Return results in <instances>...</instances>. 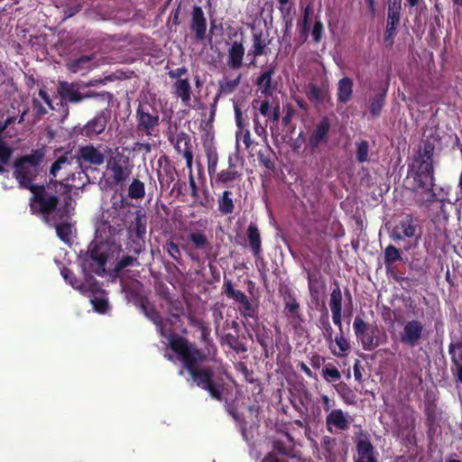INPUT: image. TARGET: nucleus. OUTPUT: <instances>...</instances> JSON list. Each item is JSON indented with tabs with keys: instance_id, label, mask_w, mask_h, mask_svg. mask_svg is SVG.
<instances>
[{
	"instance_id": "nucleus-1",
	"label": "nucleus",
	"mask_w": 462,
	"mask_h": 462,
	"mask_svg": "<svg viewBox=\"0 0 462 462\" xmlns=\"http://www.w3.org/2000/svg\"><path fill=\"white\" fill-rule=\"evenodd\" d=\"M44 158V152L38 149L32 151L30 154L17 158L14 162L13 176L17 180L19 188L28 189L32 192L29 199L30 210L36 209L46 211L54 206L56 202V192H52L53 188L58 186L64 188L63 193H71L74 186L69 183L70 179L74 180L75 174L64 178L62 180L51 179L46 185H37L33 180L42 171L41 164Z\"/></svg>"
},
{
	"instance_id": "nucleus-2",
	"label": "nucleus",
	"mask_w": 462,
	"mask_h": 462,
	"mask_svg": "<svg viewBox=\"0 0 462 462\" xmlns=\"http://www.w3.org/2000/svg\"><path fill=\"white\" fill-rule=\"evenodd\" d=\"M171 350L180 356L183 366L198 387L207 391L211 398L217 401L223 400L224 385L221 382L214 380L213 369L199 366L208 358L205 349L199 348L185 337H178L171 342Z\"/></svg>"
},
{
	"instance_id": "nucleus-3",
	"label": "nucleus",
	"mask_w": 462,
	"mask_h": 462,
	"mask_svg": "<svg viewBox=\"0 0 462 462\" xmlns=\"http://www.w3.org/2000/svg\"><path fill=\"white\" fill-rule=\"evenodd\" d=\"M66 196L60 202L59 195H56V202L54 206L46 211L36 209L30 210L32 215L41 216L42 220L52 226L56 230L57 236L65 244H70L72 239L73 225L71 223V216L74 212L72 206L73 199L70 193H65Z\"/></svg>"
},
{
	"instance_id": "nucleus-4",
	"label": "nucleus",
	"mask_w": 462,
	"mask_h": 462,
	"mask_svg": "<svg viewBox=\"0 0 462 462\" xmlns=\"http://www.w3.org/2000/svg\"><path fill=\"white\" fill-rule=\"evenodd\" d=\"M136 132L146 136H155L160 125L158 110L148 103L139 104L136 113Z\"/></svg>"
},
{
	"instance_id": "nucleus-5",
	"label": "nucleus",
	"mask_w": 462,
	"mask_h": 462,
	"mask_svg": "<svg viewBox=\"0 0 462 462\" xmlns=\"http://www.w3.org/2000/svg\"><path fill=\"white\" fill-rule=\"evenodd\" d=\"M133 167L129 158L122 154L111 156L106 162L108 180L116 186H123L132 174Z\"/></svg>"
},
{
	"instance_id": "nucleus-6",
	"label": "nucleus",
	"mask_w": 462,
	"mask_h": 462,
	"mask_svg": "<svg viewBox=\"0 0 462 462\" xmlns=\"http://www.w3.org/2000/svg\"><path fill=\"white\" fill-rule=\"evenodd\" d=\"M434 152L435 144L430 140H423L413 156V162L408 165V171L434 175Z\"/></svg>"
},
{
	"instance_id": "nucleus-7",
	"label": "nucleus",
	"mask_w": 462,
	"mask_h": 462,
	"mask_svg": "<svg viewBox=\"0 0 462 462\" xmlns=\"http://www.w3.org/2000/svg\"><path fill=\"white\" fill-rule=\"evenodd\" d=\"M223 290L228 299H232L239 304L238 310L243 318H257L258 305L253 304L243 291L236 290L231 280L224 279Z\"/></svg>"
},
{
	"instance_id": "nucleus-8",
	"label": "nucleus",
	"mask_w": 462,
	"mask_h": 462,
	"mask_svg": "<svg viewBox=\"0 0 462 462\" xmlns=\"http://www.w3.org/2000/svg\"><path fill=\"white\" fill-rule=\"evenodd\" d=\"M353 328L356 338L361 342L362 347L365 351H371L384 342L376 336V333H380L378 328H373L369 333V324L360 316L355 318Z\"/></svg>"
},
{
	"instance_id": "nucleus-9",
	"label": "nucleus",
	"mask_w": 462,
	"mask_h": 462,
	"mask_svg": "<svg viewBox=\"0 0 462 462\" xmlns=\"http://www.w3.org/2000/svg\"><path fill=\"white\" fill-rule=\"evenodd\" d=\"M73 157L82 171L88 170L92 166H101L106 159L105 153L92 143L80 146Z\"/></svg>"
},
{
	"instance_id": "nucleus-10",
	"label": "nucleus",
	"mask_w": 462,
	"mask_h": 462,
	"mask_svg": "<svg viewBox=\"0 0 462 462\" xmlns=\"http://www.w3.org/2000/svg\"><path fill=\"white\" fill-rule=\"evenodd\" d=\"M331 125V120L328 116H323L312 129H309L307 147L312 153L316 152L321 145L328 143Z\"/></svg>"
},
{
	"instance_id": "nucleus-11",
	"label": "nucleus",
	"mask_w": 462,
	"mask_h": 462,
	"mask_svg": "<svg viewBox=\"0 0 462 462\" xmlns=\"http://www.w3.org/2000/svg\"><path fill=\"white\" fill-rule=\"evenodd\" d=\"M106 262L107 254L104 251L103 245L91 242L82 260L83 268L99 273L100 270L104 271Z\"/></svg>"
},
{
	"instance_id": "nucleus-12",
	"label": "nucleus",
	"mask_w": 462,
	"mask_h": 462,
	"mask_svg": "<svg viewBox=\"0 0 462 462\" xmlns=\"http://www.w3.org/2000/svg\"><path fill=\"white\" fill-rule=\"evenodd\" d=\"M110 117V110L105 108L97 113L93 118L88 120L82 127H79L78 130L75 129V133L89 139H93L105 131Z\"/></svg>"
},
{
	"instance_id": "nucleus-13",
	"label": "nucleus",
	"mask_w": 462,
	"mask_h": 462,
	"mask_svg": "<svg viewBox=\"0 0 462 462\" xmlns=\"http://www.w3.org/2000/svg\"><path fill=\"white\" fill-rule=\"evenodd\" d=\"M407 181L411 183L410 189L414 193L421 192L424 196L430 197L435 199V176L421 172H414L408 171Z\"/></svg>"
},
{
	"instance_id": "nucleus-14",
	"label": "nucleus",
	"mask_w": 462,
	"mask_h": 462,
	"mask_svg": "<svg viewBox=\"0 0 462 462\" xmlns=\"http://www.w3.org/2000/svg\"><path fill=\"white\" fill-rule=\"evenodd\" d=\"M141 307L145 316L157 327L161 336L168 339L170 347L171 348V342L175 338L181 337L172 331V327L174 325L173 321L171 319L163 320L153 306H147L144 303H142Z\"/></svg>"
},
{
	"instance_id": "nucleus-15",
	"label": "nucleus",
	"mask_w": 462,
	"mask_h": 462,
	"mask_svg": "<svg viewBox=\"0 0 462 462\" xmlns=\"http://www.w3.org/2000/svg\"><path fill=\"white\" fill-rule=\"evenodd\" d=\"M424 325L418 319L407 321L400 333V341L405 346L414 347L422 338Z\"/></svg>"
},
{
	"instance_id": "nucleus-16",
	"label": "nucleus",
	"mask_w": 462,
	"mask_h": 462,
	"mask_svg": "<svg viewBox=\"0 0 462 462\" xmlns=\"http://www.w3.org/2000/svg\"><path fill=\"white\" fill-rule=\"evenodd\" d=\"M417 203L420 206H425L428 208L432 214V221L434 223H446L448 220V211L445 199H437L435 194V199H431L430 197L419 198Z\"/></svg>"
},
{
	"instance_id": "nucleus-17",
	"label": "nucleus",
	"mask_w": 462,
	"mask_h": 462,
	"mask_svg": "<svg viewBox=\"0 0 462 462\" xmlns=\"http://www.w3.org/2000/svg\"><path fill=\"white\" fill-rule=\"evenodd\" d=\"M418 228L417 221L411 215H406L393 229L391 237L394 241L404 240L405 238H411L416 236Z\"/></svg>"
},
{
	"instance_id": "nucleus-18",
	"label": "nucleus",
	"mask_w": 462,
	"mask_h": 462,
	"mask_svg": "<svg viewBox=\"0 0 462 462\" xmlns=\"http://www.w3.org/2000/svg\"><path fill=\"white\" fill-rule=\"evenodd\" d=\"M284 311L293 327L303 322L300 313V303L298 302L294 293L287 289L283 293Z\"/></svg>"
},
{
	"instance_id": "nucleus-19",
	"label": "nucleus",
	"mask_w": 462,
	"mask_h": 462,
	"mask_svg": "<svg viewBox=\"0 0 462 462\" xmlns=\"http://www.w3.org/2000/svg\"><path fill=\"white\" fill-rule=\"evenodd\" d=\"M361 438L356 441V451L358 457L354 462H378L376 451L369 439L366 431H361Z\"/></svg>"
},
{
	"instance_id": "nucleus-20",
	"label": "nucleus",
	"mask_w": 462,
	"mask_h": 462,
	"mask_svg": "<svg viewBox=\"0 0 462 462\" xmlns=\"http://www.w3.org/2000/svg\"><path fill=\"white\" fill-rule=\"evenodd\" d=\"M157 163L160 168L157 170V176L161 188L168 189L175 180L176 169L165 155L161 156Z\"/></svg>"
},
{
	"instance_id": "nucleus-21",
	"label": "nucleus",
	"mask_w": 462,
	"mask_h": 462,
	"mask_svg": "<svg viewBox=\"0 0 462 462\" xmlns=\"http://www.w3.org/2000/svg\"><path fill=\"white\" fill-rule=\"evenodd\" d=\"M242 178V173L237 171L236 165L233 162V158L230 155L228 157V167L226 170H222L219 172H217L213 176V180L217 185L222 187H232V183L236 180H240Z\"/></svg>"
},
{
	"instance_id": "nucleus-22",
	"label": "nucleus",
	"mask_w": 462,
	"mask_h": 462,
	"mask_svg": "<svg viewBox=\"0 0 462 462\" xmlns=\"http://www.w3.org/2000/svg\"><path fill=\"white\" fill-rule=\"evenodd\" d=\"M58 93L61 102L64 103L78 104L83 101V93L79 91L78 83L60 81L58 86Z\"/></svg>"
},
{
	"instance_id": "nucleus-23",
	"label": "nucleus",
	"mask_w": 462,
	"mask_h": 462,
	"mask_svg": "<svg viewBox=\"0 0 462 462\" xmlns=\"http://www.w3.org/2000/svg\"><path fill=\"white\" fill-rule=\"evenodd\" d=\"M190 30L195 32L197 41H202L206 37L207 21L203 10L199 5H194L191 13Z\"/></svg>"
},
{
	"instance_id": "nucleus-24",
	"label": "nucleus",
	"mask_w": 462,
	"mask_h": 462,
	"mask_svg": "<svg viewBox=\"0 0 462 462\" xmlns=\"http://www.w3.org/2000/svg\"><path fill=\"white\" fill-rule=\"evenodd\" d=\"M246 239L248 246L255 260L258 261L259 259H262V239L260 230L256 224L253 222L249 224L246 231Z\"/></svg>"
},
{
	"instance_id": "nucleus-25",
	"label": "nucleus",
	"mask_w": 462,
	"mask_h": 462,
	"mask_svg": "<svg viewBox=\"0 0 462 462\" xmlns=\"http://www.w3.org/2000/svg\"><path fill=\"white\" fill-rule=\"evenodd\" d=\"M329 307L332 312L333 323L338 327V329L342 328V292L339 286H337L332 290L329 299Z\"/></svg>"
},
{
	"instance_id": "nucleus-26",
	"label": "nucleus",
	"mask_w": 462,
	"mask_h": 462,
	"mask_svg": "<svg viewBox=\"0 0 462 462\" xmlns=\"http://www.w3.org/2000/svg\"><path fill=\"white\" fill-rule=\"evenodd\" d=\"M174 148L178 153L182 152L183 157L186 160L187 168L191 169L193 153L191 151L190 136L185 132L177 134Z\"/></svg>"
},
{
	"instance_id": "nucleus-27",
	"label": "nucleus",
	"mask_w": 462,
	"mask_h": 462,
	"mask_svg": "<svg viewBox=\"0 0 462 462\" xmlns=\"http://www.w3.org/2000/svg\"><path fill=\"white\" fill-rule=\"evenodd\" d=\"M67 69L72 73L80 72L82 75L92 70L97 67L95 56L82 55L79 58L69 60L67 64Z\"/></svg>"
},
{
	"instance_id": "nucleus-28",
	"label": "nucleus",
	"mask_w": 462,
	"mask_h": 462,
	"mask_svg": "<svg viewBox=\"0 0 462 462\" xmlns=\"http://www.w3.org/2000/svg\"><path fill=\"white\" fill-rule=\"evenodd\" d=\"M448 354L451 356L452 370L457 381L462 383V337L448 345Z\"/></svg>"
},
{
	"instance_id": "nucleus-29",
	"label": "nucleus",
	"mask_w": 462,
	"mask_h": 462,
	"mask_svg": "<svg viewBox=\"0 0 462 462\" xmlns=\"http://www.w3.org/2000/svg\"><path fill=\"white\" fill-rule=\"evenodd\" d=\"M245 47L242 42L235 41L227 51V65L233 69H240L243 65Z\"/></svg>"
},
{
	"instance_id": "nucleus-30",
	"label": "nucleus",
	"mask_w": 462,
	"mask_h": 462,
	"mask_svg": "<svg viewBox=\"0 0 462 462\" xmlns=\"http://www.w3.org/2000/svg\"><path fill=\"white\" fill-rule=\"evenodd\" d=\"M326 425L331 432L332 427L339 430H346L349 428V421L340 409L332 410L326 417Z\"/></svg>"
},
{
	"instance_id": "nucleus-31",
	"label": "nucleus",
	"mask_w": 462,
	"mask_h": 462,
	"mask_svg": "<svg viewBox=\"0 0 462 462\" xmlns=\"http://www.w3.org/2000/svg\"><path fill=\"white\" fill-rule=\"evenodd\" d=\"M275 73V67L271 65L263 71L256 79V86L259 88L262 94L265 96H272L275 90V86L272 84L273 76Z\"/></svg>"
},
{
	"instance_id": "nucleus-32",
	"label": "nucleus",
	"mask_w": 462,
	"mask_h": 462,
	"mask_svg": "<svg viewBox=\"0 0 462 462\" xmlns=\"http://www.w3.org/2000/svg\"><path fill=\"white\" fill-rule=\"evenodd\" d=\"M386 29L396 31L401 22L402 0H389Z\"/></svg>"
},
{
	"instance_id": "nucleus-33",
	"label": "nucleus",
	"mask_w": 462,
	"mask_h": 462,
	"mask_svg": "<svg viewBox=\"0 0 462 462\" xmlns=\"http://www.w3.org/2000/svg\"><path fill=\"white\" fill-rule=\"evenodd\" d=\"M254 332L257 342L264 351L265 356L268 357L269 352L271 351V353H273V338L272 330L265 326H262L258 327Z\"/></svg>"
},
{
	"instance_id": "nucleus-34",
	"label": "nucleus",
	"mask_w": 462,
	"mask_h": 462,
	"mask_svg": "<svg viewBox=\"0 0 462 462\" xmlns=\"http://www.w3.org/2000/svg\"><path fill=\"white\" fill-rule=\"evenodd\" d=\"M97 284H93L91 289L92 296L90 297V302L96 312L105 314L109 309L108 300L105 295V291L96 288Z\"/></svg>"
},
{
	"instance_id": "nucleus-35",
	"label": "nucleus",
	"mask_w": 462,
	"mask_h": 462,
	"mask_svg": "<svg viewBox=\"0 0 462 462\" xmlns=\"http://www.w3.org/2000/svg\"><path fill=\"white\" fill-rule=\"evenodd\" d=\"M354 81L351 78L345 77L337 83V100L340 104H346L353 97Z\"/></svg>"
},
{
	"instance_id": "nucleus-36",
	"label": "nucleus",
	"mask_w": 462,
	"mask_h": 462,
	"mask_svg": "<svg viewBox=\"0 0 462 462\" xmlns=\"http://www.w3.org/2000/svg\"><path fill=\"white\" fill-rule=\"evenodd\" d=\"M267 44L268 43L265 40L263 39L262 32L253 33V45L247 52V57H253L251 63L254 62V60L256 57L267 55L270 52V50L267 48Z\"/></svg>"
},
{
	"instance_id": "nucleus-37",
	"label": "nucleus",
	"mask_w": 462,
	"mask_h": 462,
	"mask_svg": "<svg viewBox=\"0 0 462 462\" xmlns=\"http://www.w3.org/2000/svg\"><path fill=\"white\" fill-rule=\"evenodd\" d=\"M147 220L145 214L141 210H137L133 223V226L130 227V236H137L145 238L146 235Z\"/></svg>"
},
{
	"instance_id": "nucleus-38",
	"label": "nucleus",
	"mask_w": 462,
	"mask_h": 462,
	"mask_svg": "<svg viewBox=\"0 0 462 462\" xmlns=\"http://www.w3.org/2000/svg\"><path fill=\"white\" fill-rule=\"evenodd\" d=\"M173 94L181 99L184 104L190 101L191 87L189 79H178L173 84Z\"/></svg>"
},
{
	"instance_id": "nucleus-39",
	"label": "nucleus",
	"mask_w": 462,
	"mask_h": 462,
	"mask_svg": "<svg viewBox=\"0 0 462 462\" xmlns=\"http://www.w3.org/2000/svg\"><path fill=\"white\" fill-rule=\"evenodd\" d=\"M192 244L194 249L208 252L210 249V243L203 231L190 232L187 237Z\"/></svg>"
},
{
	"instance_id": "nucleus-40",
	"label": "nucleus",
	"mask_w": 462,
	"mask_h": 462,
	"mask_svg": "<svg viewBox=\"0 0 462 462\" xmlns=\"http://www.w3.org/2000/svg\"><path fill=\"white\" fill-rule=\"evenodd\" d=\"M232 195L233 193L231 190L226 189L217 199L218 211L224 216L230 215L235 210Z\"/></svg>"
},
{
	"instance_id": "nucleus-41",
	"label": "nucleus",
	"mask_w": 462,
	"mask_h": 462,
	"mask_svg": "<svg viewBox=\"0 0 462 462\" xmlns=\"http://www.w3.org/2000/svg\"><path fill=\"white\" fill-rule=\"evenodd\" d=\"M74 162V157L71 153L66 152L60 156H59L56 161L51 164L50 169V174L56 178L58 176V172L66 169L68 166H70Z\"/></svg>"
},
{
	"instance_id": "nucleus-42",
	"label": "nucleus",
	"mask_w": 462,
	"mask_h": 462,
	"mask_svg": "<svg viewBox=\"0 0 462 462\" xmlns=\"http://www.w3.org/2000/svg\"><path fill=\"white\" fill-rule=\"evenodd\" d=\"M241 78L242 75L238 74V76L232 80H220L215 102H217L222 95L226 96L233 93L240 84Z\"/></svg>"
},
{
	"instance_id": "nucleus-43",
	"label": "nucleus",
	"mask_w": 462,
	"mask_h": 462,
	"mask_svg": "<svg viewBox=\"0 0 462 462\" xmlns=\"http://www.w3.org/2000/svg\"><path fill=\"white\" fill-rule=\"evenodd\" d=\"M317 326L321 329L325 340L331 345L333 342V328L329 321L328 311H325L319 316Z\"/></svg>"
},
{
	"instance_id": "nucleus-44",
	"label": "nucleus",
	"mask_w": 462,
	"mask_h": 462,
	"mask_svg": "<svg viewBox=\"0 0 462 462\" xmlns=\"http://www.w3.org/2000/svg\"><path fill=\"white\" fill-rule=\"evenodd\" d=\"M385 96H386V90H383L382 92L376 93L370 99L369 112L374 117L380 116V114L385 105Z\"/></svg>"
},
{
	"instance_id": "nucleus-45",
	"label": "nucleus",
	"mask_w": 462,
	"mask_h": 462,
	"mask_svg": "<svg viewBox=\"0 0 462 462\" xmlns=\"http://www.w3.org/2000/svg\"><path fill=\"white\" fill-rule=\"evenodd\" d=\"M424 413L426 416V425L430 429H432L435 427L439 420V411L434 401L425 402Z\"/></svg>"
},
{
	"instance_id": "nucleus-46",
	"label": "nucleus",
	"mask_w": 462,
	"mask_h": 462,
	"mask_svg": "<svg viewBox=\"0 0 462 462\" xmlns=\"http://www.w3.org/2000/svg\"><path fill=\"white\" fill-rule=\"evenodd\" d=\"M334 387L345 403L349 405L356 404V395L346 383L340 382Z\"/></svg>"
},
{
	"instance_id": "nucleus-47",
	"label": "nucleus",
	"mask_w": 462,
	"mask_h": 462,
	"mask_svg": "<svg viewBox=\"0 0 462 462\" xmlns=\"http://www.w3.org/2000/svg\"><path fill=\"white\" fill-rule=\"evenodd\" d=\"M257 155L260 164L266 169L273 170L275 168L274 160L276 156L273 150L269 145H267L264 150H260Z\"/></svg>"
},
{
	"instance_id": "nucleus-48",
	"label": "nucleus",
	"mask_w": 462,
	"mask_h": 462,
	"mask_svg": "<svg viewBox=\"0 0 462 462\" xmlns=\"http://www.w3.org/2000/svg\"><path fill=\"white\" fill-rule=\"evenodd\" d=\"M334 341L339 350L336 351V350L332 349V347L330 346V349H331L333 355L337 357L346 356L347 355V352L350 349V344H349L347 338L343 334V328H341V330H339V334H337L336 336Z\"/></svg>"
},
{
	"instance_id": "nucleus-49",
	"label": "nucleus",
	"mask_w": 462,
	"mask_h": 462,
	"mask_svg": "<svg viewBox=\"0 0 462 462\" xmlns=\"http://www.w3.org/2000/svg\"><path fill=\"white\" fill-rule=\"evenodd\" d=\"M400 260H402L400 250L393 245H387L384 249V264L388 273L391 272V265Z\"/></svg>"
},
{
	"instance_id": "nucleus-50",
	"label": "nucleus",
	"mask_w": 462,
	"mask_h": 462,
	"mask_svg": "<svg viewBox=\"0 0 462 462\" xmlns=\"http://www.w3.org/2000/svg\"><path fill=\"white\" fill-rule=\"evenodd\" d=\"M223 343L226 344L231 349L236 351L237 354L245 353L247 351L245 345L239 340L238 336L232 333H227L223 337Z\"/></svg>"
},
{
	"instance_id": "nucleus-51",
	"label": "nucleus",
	"mask_w": 462,
	"mask_h": 462,
	"mask_svg": "<svg viewBox=\"0 0 462 462\" xmlns=\"http://www.w3.org/2000/svg\"><path fill=\"white\" fill-rule=\"evenodd\" d=\"M145 195L144 183L138 179H134L128 188V196L131 199H143Z\"/></svg>"
},
{
	"instance_id": "nucleus-52",
	"label": "nucleus",
	"mask_w": 462,
	"mask_h": 462,
	"mask_svg": "<svg viewBox=\"0 0 462 462\" xmlns=\"http://www.w3.org/2000/svg\"><path fill=\"white\" fill-rule=\"evenodd\" d=\"M63 279L74 289L84 291V284L76 277L75 273L69 268L63 267L60 271Z\"/></svg>"
},
{
	"instance_id": "nucleus-53",
	"label": "nucleus",
	"mask_w": 462,
	"mask_h": 462,
	"mask_svg": "<svg viewBox=\"0 0 462 462\" xmlns=\"http://www.w3.org/2000/svg\"><path fill=\"white\" fill-rule=\"evenodd\" d=\"M273 448L277 453L288 457H294V449L291 445H286L283 441L275 439L273 441Z\"/></svg>"
},
{
	"instance_id": "nucleus-54",
	"label": "nucleus",
	"mask_w": 462,
	"mask_h": 462,
	"mask_svg": "<svg viewBox=\"0 0 462 462\" xmlns=\"http://www.w3.org/2000/svg\"><path fill=\"white\" fill-rule=\"evenodd\" d=\"M306 95L310 101L318 104L322 103L324 100L322 89L314 83L309 84Z\"/></svg>"
},
{
	"instance_id": "nucleus-55",
	"label": "nucleus",
	"mask_w": 462,
	"mask_h": 462,
	"mask_svg": "<svg viewBox=\"0 0 462 462\" xmlns=\"http://www.w3.org/2000/svg\"><path fill=\"white\" fill-rule=\"evenodd\" d=\"M369 143L366 140L356 143V161L363 163L368 160Z\"/></svg>"
},
{
	"instance_id": "nucleus-56",
	"label": "nucleus",
	"mask_w": 462,
	"mask_h": 462,
	"mask_svg": "<svg viewBox=\"0 0 462 462\" xmlns=\"http://www.w3.org/2000/svg\"><path fill=\"white\" fill-rule=\"evenodd\" d=\"M144 244L145 238L132 236L131 240L127 244V249L130 253L138 255L143 251Z\"/></svg>"
},
{
	"instance_id": "nucleus-57",
	"label": "nucleus",
	"mask_w": 462,
	"mask_h": 462,
	"mask_svg": "<svg viewBox=\"0 0 462 462\" xmlns=\"http://www.w3.org/2000/svg\"><path fill=\"white\" fill-rule=\"evenodd\" d=\"M208 159V172L211 179L213 180V176L217 173V166L218 162V155L216 151H208L207 152Z\"/></svg>"
},
{
	"instance_id": "nucleus-58",
	"label": "nucleus",
	"mask_w": 462,
	"mask_h": 462,
	"mask_svg": "<svg viewBox=\"0 0 462 462\" xmlns=\"http://www.w3.org/2000/svg\"><path fill=\"white\" fill-rule=\"evenodd\" d=\"M164 249L175 262L180 263V250L178 244H176L172 239H170L166 242Z\"/></svg>"
},
{
	"instance_id": "nucleus-59",
	"label": "nucleus",
	"mask_w": 462,
	"mask_h": 462,
	"mask_svg": "<svg viewBox=\"0 0 462 462\" xmlns=\"http://www.w3.org/2000/svg\"><path fill=\"white\" fill-rule=\"evenodd\" d=\"M253 122H254V130L255 134L258 136L266 139L267 138L266 127H267V124H268V119H266L265 122L263 124L260 122L258 114L255 113L254 116V118H253Z\"/></svg>"
},
{
	"instance_id": "nucleus-60",
	"label": "nucleus",
	"mask_w": 462,
	"mask_h": 462,
	"mask_svg": "<svg viewBox=\"0 0 462 462\" xmlns=\"http://www.w3.org/2000/svg\"><path fill=\"white\" fill-rule=\"evenodd\" d=\"M322 375L327 382H336L341 378V374L335 366H325L322 370Z\"/></svg>"
},
{
	"instance_id": "nucleus-61",
	"label": "nucleus",
	"mask_w": 462,
	"mask_h": 462,
	"mask_svg": "<svg viewBox=\"0 0 462 462\" xmlns=\"http://www.w3.org/2000/svg\"><path fill=\"white\" fill-rule=\"evenodd\" d=\"M134 264L139 265V263H138V260L136 257L132 256V255H124L122 258H120L118 260V262L116 264L115 269H116V271L119 272V271H121L128 266L134 265Z\"/></svg>"
},
{
	"instance_id": "nucleus-62",
	"label": "nucleus",
	"mask_w": 462,
	"mask_h": 462,
	"mask_svg": "<svg viewBox=\"0 0 462 462\" xmlns=\"http://www.w3.org/2000/svg\"><path fill=\"white\" fill-rule=\"evenodd\" d=\"M13 149L4 140H0V162L7 163L12 156Z\"/></svg>"
},
{
	"instance_id": "nucleus-63",
	"label": "nucleus",
	"mask_w": 462,
	"mask_h": 462,
	"mask_svg": "<svg viewBox=\"0 0 462 462\" xmlns=\"http://www.w3.org/2000/svg\"><path fill=\"white\" fill-rule=\"evenodd\" d=\"M253 107L254 109H258L259 113L263 116H269L271 114V106L268 100L259 101V100H254L253 101Z\"/></svg>"
},
{
	"instance_id": "nucleus-64",
	"label": "nucleus",
	"mask_w": 462,
	"mask_h": 462,
	"mask_svg": "<svg viewBox=\"0 0 462 462\" xmlns=\"http://www.w3.org/2000/svg\"><path fill=\"white\" fill-rule=\"evenodd\" d=\"M323 32H324V26H323V23L321 21H316L314 23V25H313V29H312V32H311V34H312V38H313V41L315 42H319L322 39V35H323Z\"/></svg>"
}]
</instances>
